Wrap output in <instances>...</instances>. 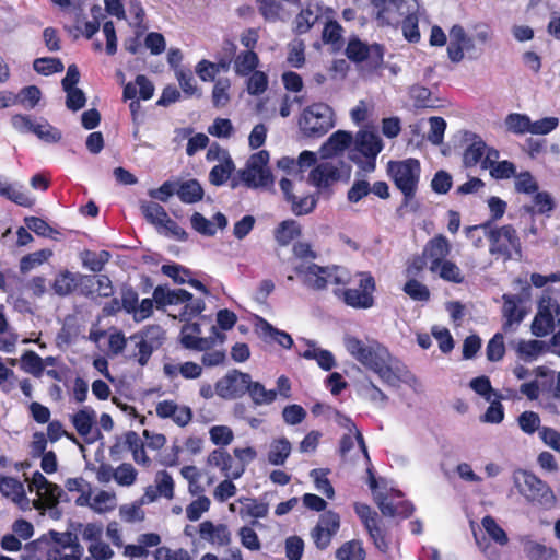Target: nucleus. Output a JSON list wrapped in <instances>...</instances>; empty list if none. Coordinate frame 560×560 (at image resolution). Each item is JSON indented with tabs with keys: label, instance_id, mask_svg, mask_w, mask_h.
<instances>
[{
	"label": "nucleus",
	"instance_id": "48",
	"mask_svg": "<svg viewBox=\"0 0 560 560\" xmlns=\"http://www.w3.org/2000/svg\"><path fill=\"white\" fill-rule=\"evenodd\" d=\"M524 551L529 560H551L556 557V550L542 544L529 541L525 545Z\"/></svg>",
	"mask_w": 560,
	"mask_h": 560
},
{
	"label": "nucleus",
	"instance_id": "57",
	"mask_svg": "<svg viewBox=\"0 0 560 560\" xmlns=\"http://www.w3.org/2000/svg\"><path fill=\"white\" fill-rule=\"evenodd\" d=\"M438 270L440 277L447 282L459 284L465 279L459 267L451 260L443 261Z\"/></svg>",
	"mask_w": 560,
	"mask_h": 560
},
{
	"label": "nucleus",
	"instance_id": "1",
	"mask_svg": "<svg viewBox=\"0 0 560 560\" xmlns=\"http://www.w3.org/2000/svg\"><path fill=\"white\" fill-rule=\"evenodd\" d=\"M447 57L454 63H459L464 58L477 60L481 57L486 45L493 39V30L487 23H477L472 27V34L468 35L460 24H455L448 32Z\"/></svg>",
	"mask_w": 560,
	"mask_h": 560
},
{
	"label": "nucleus",
	"instance_id": "37",
	"mask_svg": "<svg viewBox=\"0 0 560 560\" xmlns=\"http://www.w3.org/2000/svg\"><path fill=\"white\" fill-rule=\"evenodd\" d=\"M246 393L250 396L255 405L271 404L277 398V392L275 389H266L261 383L252 381V377H249V385Z\"/></svg>",
	"mask_w": 560,
	"mask_h": 560
},
{
	"label": "nucleus",
	"instance_id": "51",
	"mask_svg": "<svg viewBox=\"0 0 560 560\" xmlns=\"http://www.w3.org/2000/svg\"><path fill=\"white\" fill-rule=\"evenodd\" d=\"M52 255L50 249H40L25 255L20 261V270L25 273L36 266L42 265Z\"/></svg>",
	"mask_w": 560,
	"mask_h": 560
},
{
	"label": "nucleus",
	"instance_id": "40",
	"mask_svg": "<svg viewBox=\"0 0 560 560\" xmlns=\"http://www.w3.org/2000/svg\"><path fill=\"white\" fill-rule=\"evenodd\" d=\"M21 368L35 377H40L44 373V361L33 350L25 351L21 357Z\"/></svg>",
	"mask_w": 560,
	"mask_h": 560
},
{
	"label": "nucleus",
	"instance_id": "18",
	"mask_svg": "<svg viewBox=\"0 0 560 560\" xmlns=\"http://www.w3.org/2000/svg\"><path fill=\"white\" fill-rule=\"evenodd\" d=\"M175 482L172 475L167 470H159L154 477V485H150L144 489L140 502L149 504L155 502L159 498L172 500L174 498Z\"/></svg>",
	"mask_w": 560,
	"mask_h": 560
},
{
	"label": "nucleus",
	"instance_id": "22",
	"mask_svg": "<svg viewBox=\"0 0 560 560\" xmlns=\"http://www.w3.org/2000/svg\"><path fill=\"white\" fill-rule=\"evenodd\" d=\"M234 459L230 453L223 448L213 450L208 456V465L220 468L221 472L231 479H238L244 468L233 469Z\"/></svg>",
	"mask_w": 560,
	"mask_h": 560
},
{
	"label": "nucleus",
	"instance_id": "35",
	"mask_svg": "<svg viewBox=\"0 0 560 560\" xmlns=\"http://www.w3.org/2000/svg\"><path fill=\"white\" fill-rule=\"evenodd\" d=\"M110 254L107 250L93 252L86 249L81 254L83 267L92 272H101L105 265L108 262Z\"/></svg>",
	"mask_w": 560,
	"mask_h": 560
},
{
	"label": "nucleus",
	"instance_id": "4",
	"mask_svg": "<svg viewBox=\"0 0 560 560\" xmlns=\"http://www.w3.org/2000/svg\"><path fill=\"white\" fill-rule=\"evenodd\" d=\"M349 281L345 284H336L334 295L345 305L354 310H369L375 305L374 293L376 281L370 271L348 270Z\"/></svg>",
	"mask_w": 560,
	"mask_h": 560
},
{
	"label": "nucleus",
	"instance_id": "43",
	"mask_svg": "<svg viewBox=\"0 0 560 560\" xmlns=\"http://www.w3.org/2000/svg\"><path fill=\"white\" fill-rule=\"evenodd\" d=\"M291 453V444L287 439L276 441L268 453V460L270 464L280 466L283 465Z\"/></svg>",
	"mask_w": 560,
	"mask_h": 560
},
{
	"label": "nucleus",
	"instance_id": "27",
	"mask_svg": "<svg viewBox=\"0 0 560 560\" xmlns=\"http://www.w3.org/2000/svg\"><path fill=\"white\" fill-rule=\"evenodd\" d=\"M320 18V7L317 3L307 2L294 20V32L298 35L307 33Z\"/></svg>",
	"mask_w": 560,
	"mask_h": 560
},
{
	"label": "nucleus",
	"instance_id": "33",
	"mask_svg": "<svg viewBox=\"0 0 560 560\" xmlns=\"http://www.w3.org/2000/svg\"><path fill=\"white\" fill-rule=\"evenodd\" d=\"M547 349V345L541 340H521L517 343L516 352L522 360L532 362L545 353Z\"/></svg>",
	"mask_w": 560,
	"mask_h": 560
},
{
	"label": "nucleus",
	"instance_id": "8",
	"mask_svg": "<svg viewBox=\"0 0 560 560\" xmlns=\"http://www.w3.org/2000/svg\"><path fill=\"white\" fill-rule=\"evenodd\" d=\"M383 148V141L377 133L361 130L353 140V148L350 150L349 158L365 173H371L376 167V158Z\"/></svg>",
	"mask_w": 560,
	"mask_h": 560
},
{
	"label": "nucleus",
	"instance_id": "17",
	"mask_svg": "<svg viewBox=\"0 0 560 560\" xmlns=\"http://www.w3.org/2000/svg\"><path fill=\"white\" fill-rule=\"evenodd\" d=\"M390 497L401 498L402 492L400 490L390 489L389 493H375L374 501L383 515L390 517L399 516L401 518H408L413 514L415 506L410 501L405 500L394 504V502L390 500Z\"/></svg>",
	"mask_w": 560,
	"mask_h": 560
},
{
	"label": "nucleus",
	"instance_id": "7",
	"mask_svg": "<svg viewBox=\"0 0 560 560\" xmlns=\"http://www.w3.org/2000/svg\"><path fill=\"white\" fill-rule=\"evenodd\" d=\"M302 282L314 291L326 290L328 283L345 284L349 281L348 269L338 265L319 266L315 262L295 268Z\"/></svg>",
	"mask_w": 560,
	"mask_h": 560
},
{
	"label": "nucleus",
	"instance_id": "46",
	"mask_svg": "<svg viewBox=\"0 0 560 560\" xmlns=\"http://www.w3.org/2000/svg\"><path fill=\"white\" fill-rule=\"evenodd\" d=\"M402 290L410 299L418 302H427L431 296L429 288L416 278L406 281Z\"/></svg>",
	"mask_w": 560,
	"mask_h": 560
},
{
	"label": "nucleus",
	"instance_id": "34",
	"mask_svg": "<svg viewBox=\"0 0 560 560\" xmlns=\"http://www.w3.org/2000/svg\"><path fill=\"white\" fill-rule=\"evenodd\" d=\"M95 419V411L85 407L73 415L72 424L81 436H86L91 433Z\"/></svg>",
	"mask_w": 560,
	"mask_h": 560
},
{
	"label": "nucleus",
	"instance_id": "39",
	"mask_svg": "<svg viewBox=\"0 0 560 560\" xmlns=\"http://www.w3.org/2000/svg\"><path fill=\"white\" fill-rule=\"evenodd\" d=\"M141 211L148 222L154 225H161L166 222L168 214L166 210L158 202L147 201L141 205Z\"/></svg>",
	"mask_w": 560,
	"mask_h": 560
},
{
	"label": "nucleus",
	"instance_id": "3",
	"mask_svg": "<svg viewBox=\"0 0 560 560\" xmlns=\"http://www.w3.org/2000/svg\"><path fill=\"white\" fill-rule=\"evenodd\" d=\"M483 230L489 242V253L503 261L520 259L522 257V242L516 229L512 224L491 228V221L465 228L468 238H474V232Z\"/></svg>",
	"mask_w": 560,
	"mask_h": 560
},
{
	"label": "nucleus",
	"instance_id": "54",
	"mask_svg": "<svg viewBox=\"0 0 560 560\" xmlns=\"http://www.w3.org/2000/svg\"><path fill=\"white\" fill-rule=\"evenodd\" d=\"M486 352L487 359L491 362H498L503 359L505 354V345L502 332L494 334L487 345Z\"/></svg>",
	"mask_w": 560,
	"mask_h": 560
},
{
	"label": "nucleus",
	"instance_id": "55",
	"mask_svg": "<svg viewBox=\"0 0 560 560\" xmlns=\"http://www.w3.org/2000/svg\"><path fill=\"white\" fill-rule=\"evenodd\" d=\"M268 162H269V153L266 150H261L257 153L252 154L247 162V164L249 166L260 171V183L261 184H267L271 177L270 172L265 170V166L268 164Z\"/></svg>",
	"mask_w": 560,
	"mask_h": 560
},
{
	"label": "nucleus",
	"instance_id": "6",
	"mask_svg": "<svg viewBox=\"0 0 560 560\" xmlns=\"http://www.w3.org/2000/svg\"><path fill=\"white\" fill-rule=\"evenodd\" d=\"M514 485L521 495L529 503L544 509H551L556 503V495L550 486L526 469H517L513 474Z\"/></svg>",
	"mask_w": 560,
	"mask_h": 560
},
{
	"label": "nucleus",
	"instance_id": "15",
	"mask_svg": "<svg viewBox=\"0 0 560 560\" xmlns=\"http://www.w3.org/2000/svg\"><path fill=\"white\" fill-rule=\"evenodd\" d=\"M49 550L58 551L56 560H81L83 547L79 542L78 536L71 532L59 533L49 532Z\"/></svg>",
	"mask_w": 560,
	"mask_h": 560
},
{
	"label": "nucleus",
	"instance_id": "58",
	"mask_svg": "<svg viewBox=\"0 0 560 560\" xmlns=\"http://www.w3.org/2000/svg\"><path fill=\"white\" fill-rule=\"evenodd\" d=\"M518 425L526 434H534L537 430H540V417L537 412L526 410L522 412L517 418Z\"/></svg>",
	"mask_w": 560,
	"mask_h": 560
},
{
	"label": "nucleus",
	"instance_id": "12",
	"mask_svg": "<svg viewBox=\"0 0 560 560\" xmlns=\"http://www.w3.org/2000/svg\"><path fill=\"white\" fill-rule=\"evenodd\" d=\"M346 56L353 62H366L370 69H377L384 61V46L377 43L368 45L358 37L350 38Z\"/></svg>",
	"mask_w": 560,
	"mask_h": 560
},
{
	"label": "nucleus",
	"instance_id": "47",
	"mask_svg": "<svg viewBox=\"0 0 560 560\" xmlns=\"http://www.w3.org/2000/svg\"><path fill=\"white\" fill-rule=\"evenodd\" d=\"M481 524L487 532V534L490 536V538L495 541L497 544L504 546L509 542V538L504 529L497 523L494 517L491 515H486L481 520Z\"/></svg>",
	"mask_w": 560,
	"mask_h": 560
},
{
	"label": "nucleus",
	"instance_id": "30",
	"mask_svg": "<svg viewBox=\"0 0 560 560\" xmlns=\"http://www.w3.org/2000/svg\"><path fill=\"white\" fill-rule=\"evenodd\" d=\"M259 57L254 50H243L234 58V71L238 77H247L256 71L259 66Z\"/></svg>",
	"mask_w": 560,
	"mask_h": 560
},
{
	"label": "nucleus",
	"instance_id": "26",
	"mask_svg": "<svg viewBox=\"0 0 560 560\" xmlns=\"http://www.w3.org/2000/svg\"><path fill=\"white\" fill-rule=\"evenodd\" d=\"M83 276L84 275L73 273L69 270H62L55 277L51 288L57 295L67 296L78 287H82Z\"/></svg>",
	"mask_w": 560,
	"mask_h": 560
},
{
	"label": "nucleus",
	"instance_id": "50",
	"mask_svg": "<svg viewBox=\"0 0 560 560\" xmlns=\"http://www.w3.org/2000/svg\"><path fill=\"white\" fill-rule=\"evenodd\" d=\"M161 271L177 284L187 283L188 278L191 276L190 269L176 262L162 265Z\"/></svg>",
	"mask_w": 560,
	"mask_h": 560
},
{
	"label": "nucleus",
	"instance_id": "44",
	"mask_svg": "<svg viewBox=\"0 0 560 560\" xmlns=\"http://www.w3.org/2000/svg\"><path fill=\"white\" fill-rule=\"evenodd\" d=\"M33 68L39 74L50 75L54 73L62 72L65 66L59 58L42 57L34 60Z\"/></svg>",
	"mask_w": 560,
	"mask_h": 560
},
{
	"label": "nucleus",
	"instance_id": "41",
	"mask_svg": "<svg viewBox=\"0 0 560 560\" xmlns=\"http://www.w3.org/2000/svg\"><path fill=\"white\" fill-rule=\"evenodd\" d=\"M180 343L185 349L196 351H207L212 347L213 341L210 338L195 336L187 331V328H182Z\"/></svg>",
	"mask_w": 560,
	"mask_h": 560
},
{
	"label": "nucleus",
	"instance_id": "52",
	"mask_svg": "<svg viewBox=\"0 0 560 560\" xmlns=\"http://www.w3.org/2000/svg\"><path fill=\"white\" fill-rule=\"evenodd\" d=\"M505 125L509 131L516 135L530 132V119L526 115L517 113L509 114L505 118Z\"/></svg>",
	"mask_w": 560,
	"mask_h": 560
},
{
	"label": "nucleus",
	"instance_id": "2",
	"mask_svg": "<svg viewBox=\"0 0 560 560\" xmlns=\"http://www.w3.org/2000/svg\"><path fill=\"white\" fill-rule=\"evenodd\" d=\"M345 345L353 359L377 374L384 383L388 385L396 383L397 377L389 365L390 353L385 346L376 340L365 343L354 336L347 337Z\"/></svg>",
	"mask_w": 560,
	"mask_h": 560
},
{
	"label": "nucleus",
	"instance_id": "29",
	"mask_svg": "<svg viewBox=\"0 0 560 560\" xmlns=\"http://www.w3.org/2000/svg\"><path fill=\"white\" fill-rule=\"evenodd\" d=\"M238 502L242 504L238 514L242 518L253 517L255 521L252 522L253 525H257L258 518H264L268 515L269 505L266 502H259L255 498H246L242 497L238 499Z\"/></svg>",
	"mask_w": 560,
	"mask_h": 560
},
{
	"label": "nucleus",
	"instance_id": "31",
	"mask_svg": "<svg viewBox=\"0 0 560 560\" xmlns=\"http://www.w3.org/2000/svg\"><path fill=\"white\" fill-rule=\"evenodd\" d=\"M176 195L184 203H196L202 200L205 191L197 179L177 183Z\"/></svg>",
	"mask_w": 560,
	"mask_h": 560
},
{
	"label": "nucleus",
	"instance_id": "59",
	"mask_svg": "<svg viewBox=\"0 0 560 560\" xmlns=\"http://www.w3.org/2000/svg\"><path fill=\"white\" fill-rule=\"evenodd\" d=\"M211 502L210 499L206 495H200L196 500H194L186 508V516L189 521L195 522L198 521L205 512H208L210 509Z\"/></svg>",
	"mask_w": 560,
	"mask_h": 560
},
{
	"label": "nucleus",
	"instance_id": "5",
	"mask_svg": "<svg viewBox=\"0 0 560 560\" xmlns=\"http://www.w3.org/2000/svg\"><path fill=\"white\" fill-rule=\"evenodd\" d=\"M386 173L395 187L401 192L400 208L408 207L416 198L421 176V164L418 159L389 161Z\"/></svg>",
	"mask_w": 560,
	"mask_h": 560
},
{
	"label": "nucleus",
	"instance_id": "11",
	"mask_svg": "<svg viewBox=\"0 0 560 560\" xmlns=\"http://www.w3.org/2000/svg\"><path fill=\"white\" fill-rule=\"evenodd\" d=\"M560 314V305L550 294L544 293L539 301L537 313L532 322V334L542 338L555 329V316Z\"/></svg>",
	"mask_w": 560,
	"mask_h": 560
},
{
	"label": "nucleus",
	"instance_id": "36",
	"mask_svg": "<svg viewBox=\"0 0 560 560\" xmlns=\"http://www.w3.org/2000/svg\"><path fill=\"white\" fill-rule=\"evenodd\" d=\"M475 138L476 139L472 141V143L468 145L463 153V163L465 167H474L479 162L482 163V156L487 145L480 137L475 136Z\"/></svg>",
	"mask_w": 560,
	"mask_h": 560
},
{
	"label": "nucleus",
	"instance_id": "53",
	"mask_svg": "<svg viewBox=\"0 0 560 560\" xmlns=\"http://www.w3.org/2000/svg\"><path fill=\"white\" fill-rule=\"evenodd\" d=\"M138 471L130 463H122L115 469V481L121 487H130L137 481Z\"/></svg>",
	"mask_w": 560,
	"mask_h": 560
},
{
	"label": "nucleus",
	"instance_id": "25",
	"mask_svg": "<svg viewBox=\"0 0 560 560\" xmlns=\"http://www.w3.org/2000/svg\"><path fill=\"white\" fill-rule=\"evenodd\" d=\"M256 329L267 341H273L285 349H290L293 345V339L288 332L273 327L262 317H258Z\"/></svg>",
	"mask_w": 560,
	"mask_h": 560
},
{
	"label": "nucleus",
	"instance_id": "60",
	"mask_svg": "<svg viewBox=\"0 0 560 560\" xmlns=\"http://www.w3.org/2000/svg\"><path fill=\"white\" fill-rule=\"evenodd\" d=\"M371 194V185L366 179H355L347 191V200L350 203H358Z\"/></svg>",
	"mask_w": 560,
	"mask_h": 560
},
{
	"label": "nucleus",
	"instance_id": "10",
	"mask_svg": "<svg viewBox=\"0 0 560 560\" xmlns=\"http://www.w3.org/2000/svg\"><path fill=\"white\" fill-rule=\"evenodd\" d=\"M165 331L160 325H149L138 334L130 337L136 342L137 351L133 357L137 362L144 366L148 364L152 353L158 350L164 342Z\"/></svg>",
	"mask_w": 560,
	"mask_h": 560
},
{
	"label": "nucleus",
	"instance_id": "16",
	"mask_svg": "<svg viewBox=\"0 0 560 560\" xmlns=\"http://www.w3.org/2000/svg\"><path fill=\"white\" fill-rule=\"evenodd\" d=\"M339 528L340 516L338 513L334 511L323 513L317 525L312 530V538L316 548L319 550L327 549Z\"/></svg>",
	"mask_w": 560,
	"mask_h": 560
},
{
	"label": "nucleus",
	"instance_id": "38",
	"mask_svg": "<svg viewBox=\"0 0 560 560\" xmlns=\"http://www.w3.org/2000/svg\"><path fill=\"white\" fill-rule=\"evenodd\" d=\"M336 558L338 560H365V550L361 541L353 539L343 542L336 550Z\"/></svg>",
	"mask_w": 560,
	"mask_h": 560
},
{
	"label": "nucleus",
	"instance_id": "45",
	"mask_svg": "<svg viewBox=\"0 0 560 560\" xmlns=\"http://www.w3.org/2000/svg\"><path fill=\"white\" fill-rule=\"evenodd\" d=\"M0 492L8 498L14 500L21 499L25 495L22 482L13 477L3 476L0 474Z\"/></svg>",
	"mask_w": 560,
	"mask_h": 560
},
{
	"label": "nucleus",
	"instance_id": "21",
	"mask_svg": "<svg viewBox=\"0 0 560 560\" xmlns=\"http://www.w3.org/2000/svg\"><path fill=\"white\" fill-rule=\"evenodd\" d=\"M153 299L159 310L168 305H179L191 299V293L185 289L171 290L165 285H158L153 291Z\"/></svg>",
	"mask_w": 560,
	"mask_h": 560
},
{
	"label": "nucleus",
	"instance_id": "32",
	"mask_svg": "<svg viewBox=\"0 0 560 560\" xmlns=\"http://www.w3.org/2000/svg\"><path fill=\"white\" fill-rule=\"evenodd\" d=\"M302 234L301 225L294 220H284L275 230V240L280 246H288Z\"/></svg>",
	"mask_w": 560,
	"mask_h": 560
},
{
	"label": "nucleus",
	"instance_id": "23",
	"mask_svg": "<svg viewBox=\"0 0 560 560\" xmlns=\"http://www.w3.org/2000/svg\"><path fill=\"white\" fill-rule=\"evenodd\" d=\"M353 144V136L350 131L337 130L329 136L322 147L324 156H337Z\"/></svg>",
	"mask_w": 560,
	"mask_h": 560
},
{
	"label": "nucleus",
	"instance_id": "63",
	"mask_svg": "<svg viewBox=\"0 0 560 560\" xmlns=\"http://www.w3.org/2000/svg\"><path fill=\"white\" fill-rule=\"evenodd\" d=\"M43 542L40 539L33 540L31 542H27L24 547V552L21 557L22 560H56V555H58V551L55 550H48L46 552V557L44 556H36V549L40 548Z\"/></svg>",
	"mask_w": 560,
	"mask_h": 560
},
{
	"label": "nucleus",
	"instance_id": "62",
	"mask_svg": "<svg viewBox=\"0 0 560 560\" xmlns=\"http://www.w3.org/2000/svg\"><path fill=\"white\" fill-rule=\"evenodd\" d=\"M40 95L42 92L39 88L36 85H28L20 91L19 95H16V101H19V103L24 107L34 108L38 104Z\"/></svg>",
	"mask_w": 560,
	"mask_h": 560
},
{
	"label": "nucleus",
	"instance_id": "28",
	"mask_svg": "<svg viewBox=\"0 0 560 560\" xmlns=\"http://www.w3.org/2000/svg\"><path fill=\"white\" fill-rule=\"evenodd\" d=\"M97 285L95 292H97L101 298H109L114 293V288L112 280L106 275L91 276L84 275L82 277V291L89 295L93 293L91 290L93 287Z\"/></svg>",
	"mask_w": 560,
	"mask_h": 560
},
{
	"label": "nucleus",
	"instance_id": "49",
	"mask_svg": "<svg viewBox=\"0 0 560 560\" xmlns=\"http://www.w3.org/2000/svg\"><path fill=\"white\" fill-rule=\"evenodd\" d=\"M231 82L229 79H219L212 89V104L217 108L224 107L230 102L229 89Z\"/></svg>",
	"mask_w": 560,
	"mask_h": 560
},
{
	"label": "nucleus",
	"instance_id": "61",
	"mask_svg": "<svg viewBox=\"0 0 560 560\" xmlns=\"http://www.w3.org/2000/svg\"><path fill=\"white\" fill-rule=\"evenodd\" d=\"M291 203V210L295 215L311 213L316 207V199L313 196L296 197L295 195L288 201Z\"/></svg>",
	"mask_w": 560,
	"mask_h": 560
},
{
	"label": "nucleus",
	"instance_id": "64",
	"mask_svg": "<svg viewBox=\"0 0 560 560\" xmlns=\"http://www.w3.org/2000/svg\"><path fill=\"white\" fill-rule=\"evenodd\" d=\"M155 560H191L187 550L179 548L172 550L168 547H158L154 551Z\"/></svg>",
	"mask_w": 560,
	"mask_h": 560
},
{
	"label": "nucleus",
	"instance_id": "20",
	"mask_svg": "<svg viewBox=\"0 0 560 560\" xmlns=\"http://www.w3.org/2000/svg\"><path fill=\"white\" fill-rule=\"evenodd\" d=\"M340 178L338 167L331 163H320L316 165L310 173V182L319 190L329 189Z\"/></svg>",
	"mask_w": 560,
	"mask_h": 560
},
{
	"label": "nucleus",
	"instance_id": "56",
	"mask_svg": "<svg viewBox=\"0 0 560 560\" xmlns=\"http://www.w3.org/2000/svg\"><path fill=\"white\" fill-rule=\"evenodd\" d=\"M247 77V92L250 95H260L268 89V75L264 71L256 70Z\"/></svg>",
	"mask_w": 560,
	"mask_h": 560
},
{
	"label": "nucleus",
	"instance_id": "13",
	"mask_svg": "<svg viewBox=\"0 0 560 560\" xmlns=\"http://www.w3.org/2000/svg\"><path fill=\"white\" fill-rule=\"evenodd\" d=\"M530 287L527 284L523 289L525 296L521 294L504 293L502 295L503 305L501 308L504 332L514 331L527 315V311L522 304L525 298L529 296Z\"/></svg>",
	"mask_w": 560,
	"mask_h": 560
},
{
	"label": "nucleus",
	"instance_id": "19",
	"mask_svg": "<svg viewBox=\"0 0 560 560\" xmlns=\"http://www.w3.org/2000/svg\"><path fill=\"white\" fill-rule=\"evenodd\" d=\"M451 253V244L446 236L438 234L428 241L423 248V255L430 261V271H438L440 265L445 261Z\"/></svg>",
	"mask_w": 560,
	"mask_h": 560
},
{
	"label": "nucleus",
	"instance_id": "14",
	"mask_svg": "<svg viewBox=\"0 0 560 560\" xmlns=\"http://www.w3.org/2000/svg\"><path fill=\"white\" fill-rule=\"evenodd\" d=\"M249 377L248 373L233 369L215 382V394L224 400L241 398L248 389Z\"/></svg>",
	"mask_w": 560,
	"mask_h": 560
},
{
	"label": "nucleus",
	"instance_id": "42",
	"mask_svg": "<svg viewBox=\"0 0 560 560\" xmlns=\"http://www.w3.org/2000/svg\"><path fill=\"white\" fill-rule=\"evenodd\" d=\"M235 166L231 158H226L223 163L214 165L209 173V180L214 186H222L231 176Z\"/></svg>",
	"mask_w": 560,
	"mask_h": 560
},
{
	"label": "nucleus",
	"instance_id": "24",
	"mask_svg": "<svg viewBox=\"0 0 560 560\" xmlns=\"http://www.w3.org/2000/svg\"><path fill=\"white\" fill-rule=\"evenodd\" d=\"M199 534L211 544L228 546L231 542V532L225 524L214 525L211 521H205L199 525Z\"/></svg>",
	"mask_w": 560,
	"mask_h": 560
},
{
	"label": "nucleus",
	"instance_id": "9",
	"mask_svg": "<svg viewBox=\"0 0 560 560\" xmlns=\"http://www.w3.org/2000/svg\"><path fill=\"white\" fill-rule=\"evenodd\" d=\"M299 127L308 138H320L334 127V112L325 103H314L307 106L300 119Z\"/></svg>",
	"mask_w": 560,
	"mask_h": 560
}]
</instances>
